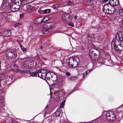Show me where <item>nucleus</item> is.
<instances>
[{
    "mask_svg": "<svg viewBox=\"0 0 123 123\" xmlns=\"http://www.w3.org/2000/svg\"><path fill=\"white\" fill-rule=\"evenodd\" d=\"M103 11L105 13L108 14H112L116 12V10L113 4L111 3V1L108 3L105 4L103 6Z\"/></svg>",
    "mask_w": 123,
    "mask_h": 123,
    "instance_id": "obj_1",
    "label": "nucleus"
},
{
    "mask_svg": "<svg viewBox=\"0 0 123 123\" xmlns=\"http://www.w3.org/2000/svg\"><path fill=\"white\" fill-rule=\"evenodd\" d=\"M99 51L97 49L92 48L89 52V55L91 59L93 60H96L99 57Z\"/></svg>",
    "mask_w": 123,
    "mask_h": 123,
    "instance_id": "obj_2",
    "label": "nucleus"
},
{
    "mask_svg": "<svg viewBox=\"0 0 123 123\" xmlns=\"http://www.w3.org/2000/svg\"><path fill=\"white\" fill-rule=\"evenodd\" d=\"M79 58L76 57H71L68 60V64L70 67L75 68L79 64Z\"/></svg>",
    "mask_w": 123,
    "mask_h": 123,
    "instance_id": "obj_3",
    "label": "nucleus"
},
{
    "mask_svg": "<svg viewBox=\"0 0 123 123\" xmlns=\"http://www.w3.org/2000/svg\"><path fill=\"white\" fill-rule=\"evenodd\" d=\"M6 56L9 57L14 58L16 57V52L15 50L8 49L6 51Z\"/></svg>",
    "mask_w": 123,
    "mask_h": 123,
    "instance_id": "obj_4",
    "label": "nucleus"
},
{
    "mask_svg": "<svg viewBox=\"0 0 123 123\" xmlns=\"http://www.w3.org/2000/svg\"><path fill=\"white\" fill-rule=\"evenodd\" d=\"M20 8V5H19L18 1L16 3H12L11 5L10 8L12 11L15 12L18 11Z\"/></svg>",
    "mask_w": 123,
    "mask_h": 123,
    "instance_id": "obj_5",
    "label": "nucleus"
},
{
    "mask_svg": "<svg viewBox=\"0 0 123 123\" xmlns=\"http://www.w3.org/2000/svg\"><path fill=\"white\" fill-rule=\"evenodd\" d=\"M43 71L44 72V73L40 72L38 73V75L39 77L43 79H45L46 78L47 75L51 76V74L49 73V72L47 70L46 71V70H44Z\"/></svg>",
    "mask_w": 123,
    "mask_h": 123,
    "instance_id": "obj_6",
    "label": "nucleus"
},
{
    "mask_svg": "<svg viewBox=\"0 0 123 123\" xmlns=\"http://www.w3.org/2000/svg\"><path fill=\"white\" fill-rule=\"evenodd\" d=\"M113 45L115 50L118 52H121L123 49V44H120L119 45L118 44L117 41L116 40Z\"/></svg>",
    "mask_w": 123,
    "mask_h": 123,
    "instance_id": "obj_7",
    "label": "nucleus"
},
{
    "mask_svg": "<svg viewBox=\"0 0 123 123\" xmlns=\"http://www.w3.org/2000/svg\"><path fill=\"white\" fill-rule=\"evenodd\" d=\"M123 32L119 31L118 32L116 35V39L119 43V41L120 42L123 40Z\"/></svg>",
    "mask_w": 123,
    "mask_h": 123,
    "instance_id": "obj_8",
    "label": "nucleus"
},
{
    "mask_svg": "<svg viewBox=\"0 0 123 123\" xmlns=\"http://www.w3.org/2000/svg\"><path fill=\"white\" fill-rule=\"evenodd\" d=\"M106 116L107 120L109 121H112L115 119L114 115L111 112H107L106 114Z\"/></svg>",
    "mask_w": 123,
    "mask_h": 123,
    "instance_id": "obj_9",
    "label": "nucleus"
},
{
    "mask_svg": "<svg viewBox=\"0 0 123 123\" xmlns=\"http://www.w3.org/2000/svg\"><path fill=\"white\" fill-rule=\"evenodd\" d=\"M11 31L10 30H6L3 31L1 33V35L4 37H8L11 34Z\"/></svg>",
    "mask_w": 123,
    "mask_h": 123,
    "instance_id": "obj_10",
    "label": "nucleus"
},
{
    "mask_svg": "<svg viewBox=\"0 0 123 123\" xmlns=\"http://www.w3.org/2000/svg\"><path fill=\"white\" fill-rule=\"evenodd\" d=\"M52 22H50L49 23H46L44 25L46 29L49 30L51 29L53 27V24Z\"/></svg>",
    "mask_w": 123,
    "mask_h": 123,
    "instance_id": "obj_11",
    "label": "nucleus"
},
{
    "mask_svg": "<svg viewBox=\"0 0 123 123\" xmlns=\"http://www.w3.org/2000/svg\"><path fill=\"white\" fill-rule=\"evenodd\" d=\"M42 22V18L39 17L36 18L34 21V23L36 24H40Z\"/></svg>",
    "mask_w": 123,
    "mask_h": 123,
    "instance_id": "obj_12",
    "label": "nucleus"
},
{
    "mask_svg": "<svg viewBox=\"0 0 123 123\" xmlns=\"http://www.w3.org/2000/svg\"><path fill=\"white\" fill-rule=\"evenodd\" d=\"M44 8H43L42 9H40L38 10V12L41 14H46L49 12L50 10L49 9H44Z\"/></svg>",
    "mask_w": 123,
    "mask_h": 123,
    "instance_id": "obj_13",
    "label": "nucleus"
},
{
    "mask_svg": "<svg viewBox=\"0 0 123 123\" xmlns=\"http://www.w3.org/2000/svg\"><path fill=\"white\" fill-rule=\"evenodd\" d=\"M35 7L36 8H39V9L38 10H39L40 9H42L43 8H44V6H43V3L41 2H39L38 3H37L36 5H35Z\"/></svg>",
    "mask_w": 123,
    "mask_h": 123,
    "instance_id": "obj_14",
    "label": "nucleus"
},
{
    "mask_svg": "<svg viewBox=\"0 0 123 123\" xmlns=\"http://www.w3.org/2000/svg\"><path fill=\"white\" fill-rule=\"evenodd\" d=\"M26 8L27 11L29 12H32L34 10L33 6L31 5H28L26 6Z\"/></svg>",
    "mask_w": 123,
    "mask_h": 123,
    "instance_id": "obj_15",
    "label": "nucleus"
},
{
    "mask_svg": "<svg viewBox=\"0 0 123 123\" xmlns=\"http://www.w3.org/2000/svg\"><path fill=\"white\" fill-rule=\"evenodd\" d=\"M70 15L69 14H65L62 16V18L63 20L67 21L70 19Z\"/></svg>",
    "mask_w": 123,
    "mask_h": 123,
    "instance_id": "obj_16",
    "label": "nucleus"
},
{
    "mask_svg": "<svg viewBox=\"0 0 123 123\" xmlns=\"http://www.w3.org/2000/svg\"><path fill=\"white\" fill-rule=\"evenodd\" d=\"M18 72L20 73L23 74H26V75H27V74H30V72L28 70H21L19 69Z\"/></svg>",
    "mask_w": 123,
    "mask_h": 123,
    "instance_id": "obj_17",
    "label": "nucleus"
},
{
    "mask_svg": "<svg viewBox=\"0 0 123 123\" xmlns=\"http://www.w3.org/2000/svg\"><path fill=\"white\" fill-rule=\"evenodd\" d=\"M65 79V77L64 76H59L58 80V82L60 84H62Z\"/></svg>",
    "mask_w": 123,
    "mask_h": 123,
    "instance_id": "obj_18",
    "label": "nucleus"
},
{
    "mask_svg": "<svg viewBox=\"0 0 123 123\" xmlns=\"http://www.w3.org/2000/svg\"><path fill=\"white\" fill-rule=\"evenodd\" d=\"M12 70L14 72H18L19 69L15 64H14L12 68Z\"/></svg>",
    "mask_w": 123,
    "mask_h": 123,
    "instance_id": "obj_19",
    "label": "nucleus"
},
{
    "mask_svg": "<svg viewBox=\"0 0 123 123\" xmlns=\"http://www.w3.org/2000/svg\"><path fill=\"white\" fill-rule=\"evenodd\" d=\"M116 12H117L119 14V16H123V9H119L118 10H117V9H115Z\"/></svg>",
    "mask_w": 123,
    "mask_h": 123,
    "instance_id": "obj_20",
    "label": "nucleus"
},
{
    "mask_svg": "<svg viewBox=\"0 0 123 123\" xmlns=\"http://www.w3.org/2000/svg\"><path fill=\"white\" fill-rule=\"evenodd\" d=\"M18 1L19 5L22 4V5L27 4L26 0H20Z\"/></svg>",
    "mask_w": 123,
    "mask_h": 123,
    "instance_id": "obj_21",
    "label": "nucleus"
},
{
    "mask_svg": "<svg viewBox=\"0 0 123 123\" xmlns=\"http://www.w3.org/2000/svg\"><path fill=\"white\" fill-rule=\"evenodd\" d=\"M49 77H48V76L47 75V79L49 80L50 79V78L49 77V76H50L51 77V76H49ZM52 77V78H53V79L55 81L56 80H57V75H55V74L54 76H51Z\"/></svg>",
    "mask_w": 123,
    "mask_h": 123,
    "instance_id": "obj_22",
    "label": "nucleus"
},
{
    "mask_svg": "<svg viewBox=\"0 0 123 123\" xmlns=\"http://www.w3.org/2000/svg\"><path fill=\"white\" fill-rule=\"evenodd\" d=\"M37 72L35 71L32 72L31 73L30 72V74H27V76H30V75L32 76H37Z\"/></svg>",
    "mask_w": 123,
    "mask_h": 123,
    "instance_id": "obj_23",
    "label": "nucleus"
},
{
    "mask_svg": "<svg viewBox=\"0 0 123 123\" xmlns=\"http://www.w3.org/2000/svg\"><path fill=\"white\" fill-rule=\"evenodd\" d=\"M86 2L87 5L92 6L93 4V3L92 0H86Z\"/></svg>",
    "mask_w": 123,
    "mask_h": 123,
    "instance_id": "obj_24",
    "label": "nucleus"
},
{
    "mask_svg": "<svg viewBox=\"0 0 123 123\" xmlns=\"http://www.w3.org/2000/svg\"><path fill=\"white\" fill-rule=\"evenodd\" d=\"M110 1H111V3L112 4H113V5H115V6H117L119 4V2L118 1H117V0L115 2V4H114L113 2L114 0H110L109 2H110Z\"/></svg>",
    "mask_w": 123,
    "mask_h": 123,
    "instance_id": "obj_25",
    "label": "nucleus"
},
{
    "mask_svg": "<svg viewBox=\"0 0 123 123\" xmlns=\"http://www.w3.org/2000/svg\"><path fill=\"white\" fill-rule=\"evenodd\" d=\"M50 31H51V30L46 29L42 31V33L43 34H47Z\"/></svg>",
    "mask_w": 123,
    "mask_h": 123,
    "instance_id": "obj_26",
    "label": "nucleus"
},
{
    "mask_svg": "<svg viewBox=\"0 0 123 123\" xmlns=\"http://www.w3.org/2000/svg\"><path fill=\"white\" fill-rule=\"evenodd\" d=\"M7 77V75L5 74H1L0 76L1 78L3 80L5 79Z\"/></svg>",
    "mask_w": 123,
    "mask_h": 123,
    "instance_id": "obj_27",
    "label": "nucleus"
},
{
    "mask_svg": "<svg viewBox=\"0 0 123 123\" xmlns=\"http://www.w3.org/2000/svg\"><path fill=\"white\" fill-rule=\"evenodd\" d=\"M30 61L29 60H27L26 61L24 62V64L26 66H28L29 67H30L31 66V65H30Z\"/></svg>",
    "mask_w": 123,
    "mask_h": 123,
    "instance_id": "obj_28",
    "label": "nucleus"
},
{
    "mask_svg": "<svg viewBox=\"0 0 123 123\" xmlns=\"http://www.w3.org/2000/svg\"><path fill=\"white\" fill-rule=\"evenodd\" d=\"M60 4L59 3H57L55 5H54L53 6V7L55 9H56L58 7L60 6Z\"/></svg>",
    "mask_w": 123,
    "mask_h": 123,
    "instance_id": "obj_29",
    "label": "nucleus"
},
{
    "mask_svg": "<svg viewBox=\"0 0 123 123\" xmlns=\"http://www.w3.org/2000/svg\"><path fill=\"white\" fill-rule=\"evenodd\" d=\"M74 2L73 1H69L67 3V4L68 6H72L74 5Z\"/></svg>",
    "mask_w": 123,
    "mask_h": 123,
    "instance_id": "obj_30",
    "label": "nucleus"
},
{
    "mask_svg": "<svg viewBox=\"0 0 123 123\" xmlns=\"http://www.w3.org/2000/svg\"><path fill=\"white\" fill-rule=\"evenodd\" d=\"M76 78V76H75L74 77H70L69 79V80H75Z\"/></svg>",
    "mask_w": 123,
    "mask_h": 123,
    "instance_id": "obj_31",
    "label": "nucleus"
},
{
    "mask_svg": "<svg viewBox=\"0 0 123 123\" xmlns=\"http://www.w3.org/2000/svg\"><path fill=\"white\" fill-rule=\"evenodd\" d=\"M30 65H31V67H34V61H30Z\"/></svg>",
    "mask_w": 123,
    "mask_h": 123,
    "instance_id": "obj_32",
    "label": "nucleus"
},
{
    "mask_svg": "<svg viewBox=\"0 0 123 123\" xmlns=\"http://www.w3.org/2000/svg\"><path fill=\"white\" fill-rule=\"evenodd\" d=\"M48 19V17H45L43 18H42V22H45L47 21Z\"/></svg>",
    "mask_w": 123,
    "mask_h": 123,
    "instance_id": "obj_33",
    "label": "nucleus"
},
{
    "mask_svg": "<svg viewBox=\"0 0 123 123\" xmlns=\"http://www.w3.org/2000/svg\"><path fill=\"white\" fill-rule=\"evenodd\" d=\"M20 47L23 51L25 52L27 50L26 49L24 48L22 45H20Z\"/></svg>",
    "mask_w": 123,
    "mask_h": 123,
    "instance_id": "obj_34",
    "label": "nucleus"
},
{
    "mask_svg": "<svg viewBox=\"0 0 123 123\" xmlns=\"http://www.w3.org/2000/svg\"><path fill=\"white\" fill-rule=\"evenodd\" d=\"M55 114L56 116H59L60 114V112L59 111H57L55 112Z\"/></svg>",
    "mask_w": 123,
    "mask_h": 123,
    "instance_id": "obj_35",
    "label": "nucleus"
},
{
    "mask_svg": "<svg viewBox=\"0 0 123 123\" xmlns=\"http://www.w3.org/2000/svg\"><path fill=\"white\" fill-rule=\"evenodd\" d=\"M87 38H88L89 40H91V36L90 35L88 34L87 36Z\"/></svg>",
    "mask_w": 123,
    "mask_h": 123,
    "instance_id": "obj_36",
    "label": "nucleus"
},
{
    "mask_svg": "<svg viewBox=\"0 0 123 123\" xmlns=\"http://www.w3.org/2000/svg\"><path fill=\"white\" fill-rule=\"evenodd\" d=\"M20 23H16L15 25V27H17L20 25Z\"/></svg>",
    "mask_w": 123,
    "mask_h": 123,
    "instance_id": "obj_37",
    "label": "nucleus"
},
{
    "mask_svg": "<svg viewBox=\"0 0 123 123\" xmlns=\"http://www.w3.org/2000/svg\"><path fill=\"white\" fill-rule=\"evenodd\" d=\"M88 74V73H87V72L86 73V71L85 72L83 73V77L84 78L85 76L87 75V74Z\"/></svg>",
    "mask_w": 123,
    "mask_h": 123,
    "instance_id": "obj_38",
    "label": "nucleus"
},
{
    "mask_svg": "<svg viewBox=\"0 0 123 123\" xmlns=\"http://www.w3.org/2000/svg\"><path fill=\"white\" fill-rule=\"evenodd\" d=\"M68 25L69 26H71L72 27L73 26V25H74L71 22H69V23H68Z\"/></svg>",
    "mask_w": 123,
    "mask_h": 123,
    "instance_id": "obj_39",
    "label": "nucleus"
},
{
    "mask_svg": "<svg viewBox=\"0 0 123 123\" xmlns=\"http://www.w3.org/2000/svg\"><path fill=\"white\" fill-rule=\"evenodd\" d=\"M27 4L31 3L32 1V0H26Z\"/></svg>",
    "mask_w": 123,
    "mask_h": 123,
    "instance_id": "obj_40",
    "label": "nucleus"
},
{
    "mask_svg": "<svg viewBox=\"0 0 123 123\" xmlns=\"http://www.w3.org/2000/svg\"><path fill=\"white\" fill-rule=\"evenodd\" d=\"M64 103L63 102H62L60 106V107L61 108H62L64 106Z\"/></svg>",
    "mask_w": 123,
    "mask_h": 123,
    "instance_id": "obj_41",
    "label": "nucleus"
},
{
    "mask_svg": "<svg viewBox=\"0 0 123 123\" xmlns=\"http://www.w3.org/2000/svg\"><path fill=\"white\" fill-rule=\"evenodd\" d=\"M24 14L23 13L20 14V18H22L24 16Z\"/></svg>",
    "mask_w": 123,
    "mask_h": 123,
    "instance_id": "obj_42",
    "label": "nucleus"
},
{
    "mask_svg": "<svg viewBox=\"0 0 123 123\" xmlns=\"http://www.w3.org/2000/svg\"><path fill=\"white\" fill-rule=\"evenodd\" d=\"M66 74L68 76H69L70 75V73L69 72H66Z\"/></svg>",
    "mask_w": 123,
    "mask_h": 123,
    "instance_id": "obj_43",
    "label": "nucleus"
},
{
    "mask_svg": "<svg viewBox=\"0 0 123 123\" xmlns=\"http://www.w3.org/2000/svg\"><path fill=\"white\" fill-rule=\"evenodd\" d=\"M103 2L106 3L109 0H102Z\"/></svg>",
    "mask_w": 123,
    "mask_h": 123,
    "instance_id": "obj_44",
    "label": "nucleus"
},
{
    "mask_svg": "<svg viewBox=\"0 0 123 123\" xmlns=\"http://www.w3.org/2000/svg\"><path fill=\"white\" fill-rule=\"evenodd\" d=\"M91 70H90V69H89L88 70H87L86 72L87 73H88L91 71Z\"/></svg>",
    "mask_w": 123,
    "mask_h": 123,
    "instance_id": "obj_45",
    "label": "nucleus"
},
{
    "mask_svg": "<svg viewBox=\"0 0 123 123\" xmlns=\"http://www.w3.org/2000/svg\"><path fill=\"white\" fill-rule=\"evenodd\" d=\"M121 64H123V59H122L121 60Z\"/></svg>",
    "mask_w": 123,
    "mask_h": 123,
    "instance_id": "obj_46",
    "label": "nucleus"
},
{
    "mask_svg": "<svg viewBox=\"0 0 123 123\" xmlns=\"http://www.w3.org/2000/svg\"><path fill=\"white\" fill-rule=\"evenodd\" d=\"M30 28V29H32V27L31 26H30L29 27Z\"/></svg>",
    "mask_w": 123,
    "mask_h": 123,
    "instance_id": "obj_47",
    "label": "nucleus"
},
{
    "mask_svg": "<svg viewBox=\"0 0 123 123\" xmlns=\"http://www.w3.org/2000/svg\"><path fill=\"white\" fill-rule=\"evenodd\" d=\"M113 43H114V42H112L111 43V46H112V44Z\"/></svg>",
    "mask_w": 123,
    "mask_h": 123,
    "instance_id": "obj_48",
    "label": "nucleus"
},
{
    "mask_svg": "<svg viewBox=\"0 0 123 123\" xmlns=\"http://www.w3.org/2000/svg\"><path fill=\"white\" fill-rule=\"evenodd\" d=\"M76 16H74V19H75L76 18Z\"/></svg>",
    "mask_w": 123,
    "mask_h": 123,
    "instance_id": "obj_49",
    "label": "nucleus"
},
{
    "mask_svg": "<svg viewBox=\"0 0 123 123\" xmlns=\"http://www.w3.org/2000/svg\"><path fill=\"white\" fill-rule=\"evenodd\" d=\"M2 101H3V99L2 98Z\"/></svg>",
    "mask_w": 123,
    "mask_h": 123,
    "instance_id": "obj_50",
    "label": "nucleus"
},
{
    "mask_svg": "<svg viewBox=\"0 0 123 123\" xmlns=\"http://www.w3.org/2000/svg\"><path fill=\"white\" fill-rule=\"evenodd\" d=\"M64 102H65V100H64Z\"/></svg>",
    "mask_w": 123,
    "mask_h": 123,
    "instance_id": "obj_51",
    "label": "nucleus"
},
{
    "mask_svg": "<svg viewBox=\"0 0 123 123\" xmlns=\"http://www.w3.org/2000/svg\"><path fill=\"white\" fill-rule=\"evenodd\" d=\"M46 81V82H47V83H48V82H47V81Z\"/></svg>",
    "mask_w": 123,
    "mask_h": 123,
    "instance_id": "obj_52",
    "label": "nucleus"
},
{
    "mask_svg": "<svg viewBox=\"0 0 123 123\" xmlns=\"http://www.w3.org/2000/svg\"><path fill=\"white\" fill-rule=\"evenodd\" d=\"M1 100V99H0V100Z\"/></svg>",
    "mask_w": 123,
    "mask_h": 123,
    "instance_id": "obj_53",
    "label": "nucleus"
}]
</instances>
